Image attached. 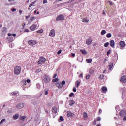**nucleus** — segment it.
Listing matches in <instances>:
<instances>
[{
	"label": "nucleus",
	"instance_id": "dca6fc26",
	"mask_svg": "<svg viewBox=\"0 0 126 126\" xmlns=\"http://www.w3.org/2000/svg\"><path fill=\"white\" fill-rule=\"evenodd\" d=\"M92 43V39H88L86 41L87 45H91Z\"/></svg>",
	"mask_w": 126,
	"mask_h": 126
},
{
	"label": "nucleus",
	"instance_id": "0eeeda50",
	"mask_svg": "<svg viewBox=\"0 0 126 126\" xmlns=\"http://www.w3.org/2000/svg\"><path fill=\"white\" fill-rule=\"evenodd\" d=\"M119 45L120 46V49H121V50H123V48L125 47V46L126 45V44L125 43V42L122 41L120 42Z\"/></svg>",
	"mask_w": 126,
	"mask_h": 126
},
{
	"label": "nucleus",
	"instance_id": "7ed1b4c3",
	"mask_svg": "<svg viewBox=\"0 0 126 126\" xmlns=\"http://www.w3.org/2000/svg\"><path fill=\"white\" fill-rule=\"evenodd\" d=\"M46 62V58L43 57H41L40 60L38 61V64H42V63H44Z\"/></svg>",
	"mask_w": 126,
	"mask_h": 126
},
{
	"label": "nucleus",
	"instance_id": "72a5a7b5",
	"mask_svg": "<svg viewBox=\"0 0 126 126\" xmlns=\"http://www.w3.org/2000/svg\"><path fill=\"white\" fill-rule=\"evenodd\" d=\"M25 118H26V117H25V116H21L20 117V120H21L22 121H24V120L25 119Z\"/></svg>",
	"mask_w": 126,
	"mask_h": 126
},
{
	"label": "nucleus",
	"instance_id": "052dcab7",
	"mask_svg": "<svg viewBox=\"0 0 126 126\" xmlns=\"http://www.w3.org/2000/svg\"><path fill=\"white\" fill-rule=\"evenodd\" d=\"M97 121H101V118H100V117H97Z\"/></svg>",
	"mask_w": 126,
	"mask_h": 126
},
{
	"label": "nucleus",
	"instance_id": "58836bf2",
	"mask_svg": "<svg viewBox=\"0 0 126 126\" xmlns=\"http://www.w3.org/2000/svg\"><path fill=\"white\" fill-rule=\"evenodd\" d=\"M52 81H53V82H58V81H59V79H58V78L54 79L52 80Z\"/></svg>",
	"mask_w": 126,
	"mask_h": 126
},
{
	"label": "nucleus",
	"instance_id": "bf43d9fd",
	"mask_svg": "<svg viewBox=\"0 0 126 126\" xmlns=\"http://www.w3.org/2000/svg\"><path fill=\"white\" fill-rule=\"evenodd\" d=\"M30 18V15L26 16V19H28V18Z\"/></svg>",
	"mask_w": 126,
	"mask_h": 126
},
{
	"label": "nucleus",
	"instance_id": "4c0bfd02",
	"mask_svg": "<svg viewBox=\"0 0 126 126\" xmlns=\"http://www.w3.org/2000/svg\"><path fill=\"white\" fill-rule=\"evenodd\" d=\"M61 85L63 87V85H65V81H63L61 83Z\"/></svg>",
	"mask_w": 126,
	"mask_h": 126
},
{
	"label": "nucleus",
	"instance_id": "c756f323",
	"mask_svg": "<svg viewBox=\"0 0 126 126\" xmlns=\"http://www.w3.org/2000/svg\"><path fill=\"white\" fill-rule=\"evenodd\" d=\"M104 77H105V75H104V74H101V75H100V76L99 77V78L100 79L102 80V79H104Z\"/></svg>",
	"mask_w": 126,
	"mask_h": 126
},
{
	"label": "nucleus",
	"instance_id": "f03ea898",
	"mask_svg": "<svg viewBox=\"0 0 126 126\" xmlns=\"http://www.w3.org/2000/svg\"><path fill=\"white\" fill-rule=\"evenodd\" d=\"M21 72V67L19 66H16L14 69V73L15 75H19Z\"/></svg>",
	"mask_w": 126,
	"mask_h": 126
},
{
	"label": "nucleus",
	"instance_id": "9d476101",
	"mask_svg": "<svg viewBox=\"0 0 126 126\" xmlns=\"http://www.w3.org/2000/svg\"><path fill=\"white\" fill-rule=\"evenodd\" d=\"M56 86L58 87L59 89H61V88H63V85L60 82H57L56 83Z\"/></svg>",
	"mask_w": 126,
	"mask_h": 126
},
{
	"label": "nucleus",
	"instance_id": "b1692460",
	"mask_svg": "<svg viewBox=\"0 0 126 126\" xmlns=\"http://www.w3.org/2000/svg\"><path fill=\"white\" fill-rule=\"evenodd\" d=\"M86 61L87 62V63H91L92 62V59H87L86 60Z\"/></svg>",
	"mask_w": 126,
	"mask_h": 126
},
{
	"label": "nucleus",
	"instance_id": "f3484780",
	"mask_svg": "<svg viewBox=\"0 0 126 126\" xmlns=\"http://www.w3.org/2000/svg\"><path fill=\"white\" fill-rule=\"evenodd\" d=\"M19 118V114H16L13 115V120H17Z\"/></svg>",
	"mask_w": 126,
	"mask_h": 126
},
{
	"label": "nucleus",
	"instance_id": "a878e982",
	"mask_svg": "<svg viewBox=\"0 0 126 126\" xmlns=\"http://www.w3.org/2000/svg\"><path fill=\"white\" fill-rule=\"evenodd\" d=\"M8 37H11V36H13V37H16V34L15 33H14V34L8 33Z\"/></svg>",
	"mask_w": 126,
	"mask_h": 126
},
{
	"label": "nucleus",
	"instance_id": "bb28decb",
	"mask_svg": "<svg viewBox=\"0 0 126 126\" xmlns=\"http://www.w3.org/2000/svg\"><path fill=\"white\" fill-rule=\"evenodd\" d=\"M2 32H6L7 31V28L6 27H3L2 28Z\"/></svg>",
	"mask_w": 126,
	"mask_h": 126
},
{
	"label": "nucleus",
	"instance_id": "69168bd1",
	"mask_svg": "<svg viewBox=\"0 0 126 126\" xmlns=\"http://www.w3.org/2000/svg\"><path fill=\"white\" fill-rule=\"evenodd\" d=\"M45 95H48V91L45 92Z\"/></svg>",
	"mask_w": 126,
	"mask_h": 126
},
{
	"label": "nucleus",
	"instance_id": "680f3d73",
	"mask_svg": "<svg viewBox=\"0 0 126 126\" xmlns=\"http://www.w3.org/2000/svg\"><path fill=\"white\" fill-rule=\"evenodd\" d=\"M27 83H30V79H27Z\"/></svg>",
	"mask_w": 126,
	"mask_h": 126
},
{
	"label": "nucleus",
	"instance_id": "338daca9",
	"mask_svg": "<svg viewBox=\"0 0 126 126\" xmlns=\"http://www.w3.org/2000/svg\"><path fill=\"white\" fill-rule=\"evenodd\" d=\"M99 114H102V110L99 109Z\"/></svg>",
	"mask_w": 126,
	"mask_h": 126
},
{
	"label": "nucleus",
	"instance_id": "c03bdc74",
	"mask_svg": "<svg viewBox=\"0 0 126 126\" xmlns=\"http://www.w3.org/2000/svg\"><path fill=\"white\" fill-rule=\"evenodd\" d=\"M111 52H112V51L111 50H108L107 53V55L109 56V55H110V54H111Z\"/></svg>",
	"mask_w": 126,
	"mask_h": 126
},
{
	"label": "nucleus",
	"instance_id": "5701e85b",
	"mask_svg": "<svg viewBox=\"0 0 126 126\" xmlns=\"http://www.w3.org/2000/svg\"><path fill=\"white\" fill-rule=\"evenodd\" d=\"M67 115L68 117H72V115H73V113H72L70 111H67Z\"/></svg>",
	"mask_w": 126,
	"mask_h": 126
},
{
	"label": "nucleus",
	"instance_id": "6ab92c4d",
	"mask_svg": "<svg viewBox=\"0 0 126 126\" xmlns=\"http://www.w3.org/2000/svg\"><path fill=\"white\" fill-rule=\"evenodd\" d=\"M69 105L72 106V105H74L75 104V101L73 100H71L69 101Z\"/></svg>",
	"mask_w": 126,
	"mask_h": 126
},
{
	"label": "nucleus",
	"instance_id": "f704fd0d",
	"mask_svg": "<svg viewBox=\"0 0 126 126\" xmlns=\"http://www.w3.org/2000/svg\"><path fill=\"white\" fill-rule=\"evenodd\" d=\"M83 115L84 118H87V113H86V112H84Z\"/></svg>",
	"mask_w": 126,
	"mask_h": 126
},
{
	"label": "nucleus",
	"instance_id": "6e6552de",
	"mask_svg": "<svg viewBox=\"0 0 126 126\" xmlns=\"http://www.w3.org/2000/svg\"><path fill=\"white\" fill-rule=\"evenodd\" d=\"M120 81L123 83H126V76H123L120 79Z\"/></svg>",
	"mask_w": 126,
	"mask_h": 126
},
{
	"label": "nucleus",
	"instance_id": "e2e57ef3",
	"mask_svg": "<svg viewBox=\"0 0 126 126\" xmlns=\"http://www.w3.org/2000/svg\"><path fill=\"white\" fill-rule=\"evenodd\" d=\"M96 124H97V123L96 122V120H94V121L93 122V124L94 125H96Z\"/></svg>",
	"mask_w": 126,
	"mask_h": 126
},
{
	"label": "nucleus",
	"instance_id": "de8ad7c7",
	"mask_svg": "<svg viewBox=\"0 0 126 126\" xmlns=\"http://www.w3.org/2000/svg\"><path fill=\"white\" fill-rule=\"evenodd\" d=\"M73 1H74V0H69L68 2H66V3H70L71 2H72Z\"/></svg>",
	"mask_w": 126,
	"mask_h": 126
},
{
	"label": "nucleus",
	"instance_id": "20e7f679",
	"mask_svg": "<svg viewBox=\"0 0 126 126\" xmlns=\"http://www.w3.org/2000/svg\"><path fill=\"white\" fill-rule=\"evenodd\" d=\"M56 21H59L61 20H64V16L63 15H59L57 17L56 19Z\"/></svg>",
	"mask_w": 126,
	"mask_h": 126
},
{
	"label": "nucleus",
	"instance_id": "4d7b16f0",
	"mask_svg": "<svg viewBox=\"0 0 126 126\" xmlns=\"http://www.w3.org/2000/svg\"><path fill=\"white\" fill-rule=\"evenodd\" d=\"M42 70H41V69H38L36 70V72H40V71H41Z\"/></svg>",
	"mask_w": 126,
	"mask_h": 126
},
{
	"label": "nucleus",
	"instance_id": "4468645a",
	"mask_svg": "<svg viewBox=\"0 0 126 126\" xmlns=\"http://www.w3.org/2000/svg\"><path fill=\"white\" fill-rule=\"evenodd\" d=\"M110 46L112 48H114L115 47V41L114 40H110Z\"/></svg>",
	"mask_w": 126,
	"mask_h": 126
},
{
	"label": "nucleus",
	"instance_id": "e433bc0d",
	"mask_svg": "<svg viewBox=\"0 0 126 126\" xmlns=\"http://www.w3.org/2000/svg\"><path fill=\"white\" fill-rule=\"evenodd\" d=\"M106 37L107 38H111V37H112V34L111 33H108L106 35Z\"/></svg>",
	"mask_w": 126,
	"mask_h": 126
},
{
	"label": "nucleus",
	"instance_id": "5fc2aeb1",
	"mask_svg": "<svg viewBox=\"0 0 126 126\" xmlns=\"http://www.w3.org/2000/svg\"><path fill=\"white\" fill-rule=\"evenodd\" d=\"M36 13L37 14H39V11H37V10H35V11H34V14H36Z\"/></svg>",
	"mask_w": 126,
	"mask_h": 126
},
{
	"label": "nucleus",
	"instance_id": "4be33fe9",
	"mask_svg": "<svg viewBox=\"0 0 126 126\" xmlns=\"http://www.w3.org/2000/svg\"><path fill=\"white\" fill-rule=\"evenodd\" d=\"M113 65H114V63H109V64L108 65L109 70H111V69H112V68L113 67Z\"/></svg>",
	"mask_w": 126,
	"mask_h": 126
},
{
	"label": "nucleus",
	"instance_id": "393cba45",
	"mask_svg": "<svg viewBox=\"0 0 126 126\" xmlns=\"http://www.w3.org/2000/svg\"><path fill=\"white\" fill-rule=\"evenodd\" d=\"M76 84L77 88H78V86H79V85L80 84V80L76 81Z\"/></svg>",
	"mask_w": 126,
	"mask_h": 126
},
{
	"label": "nucleus",
	"instance_id": "a211bd4d",
	"mask_svg": "<svg viewBox=\"0 0 126 126\" xmlns=\"http://www.w3.org/2000/svg\"><path fill=\"white\" fill-rule=\"evenodd\" d=\"M82 22H85V23H87L89 21V19L87 18H84L82 20Z\"/></svg>",
	"mask_w": 126,
	"mask_h": 126
},
{
	"label": "nucleus",
	"instance_id": "a19ab883",
	"mask_svg": "<svg viewBox=\"0 0 126 126\" xmlns=\"http://www.w3.org/2000/svg\"><path fill=\"white\" fill-rule=\"evenodd\" d=\"M73 96H74V93H71L69 95V96L70 97H72Z\"/></svg>",
	"mask_w": 126,
	"mask_h": 126
},
{
	"label": "nucleus",
	"instance_id": "c85d7f7f",
	"mask_svg": "<svg viewBox=\"0 0 126 126\" xmlns=\"http://www.w3.org/2000/svg\"><path fill=\"white\" fill-rule=\"evenodd\" d=\"M17 92H12L11 93V94L12 96H16V95H17Z\"/></svg>",
	"mask_w": 126,
	"mask_h": 126
},
{
	"label": "nucleus",
	"instance_id": "1a4fd4ad",
	"mask_svg": "<svg viewBox=\"0 0 126 126\" xmlns=\"http://www.w3.org/2000/svg\"><path fill=\"white\" fill-rule=\"evenodd\" d=\"M37 28V26L35 24H33L31 27H30V30L34 31Z\"/></svg>",
	"mask_w": 126,
	"mask_h": 126
},
{
	"label": "nucleus",
	"instance_id": "ea45409f",
	"mask_svg": "<svg viewBox=\"0 0 126 126\" xmlns=\"http://www.w3.org/2000/svg\"><path fill=\"white\" fill-rule=\"evenodd\" d=\"M109 42H107L106 43L104 44V47L105 48H108V47L109 46Z\"/></svg>",
	"mask_w": 126,
	"mask_h": 126
},
{
	"label": "nucleus",
	"instance_id": "a18cd8bd",
	"mask_svg": "<svg viewBox=\"0 0 126 126\" xmlns=\"http://www.w3.org/2000/svg\"><path fill=\"white\" fill-rule=\"evenodd\" d=\"M60 120L61 122H63V121H64V119H63V116H60Z\"/></svg>",
	"mask_w": 126,
	"mask_h": 126
},
{
	"label": "nucleus",
	"instance_id": "13d9d810",
	"mask_svg": "<svg viewBox=\"0 0 126 126\" xmlns=\"http://www.w3.org/2000/svg\"><path fill=\"white\" fill-rule=\"evenodd\" d=\"M71 55H72V57H75V53H72Z\"/></svg>",
	"mask_w": 126,
	"mask_h": 126
},
{
	"label": "nucleus",
	"instance_id": "603ef678",
	"mask_svg": "<svg viewBox=\"0 0 126 126\" xmlns=\"http://www.w3.org/2000/svg\"><path fill=\"white\" fill-rule=\"evenodd\" d=\"M73 92H76V88L74 87L73 88Z\"/></svg>",
	"mask_w": 126,
	"mask_h": 126
},
{
	"label": "nucleus",
	"instance_id": "0e129e2a",
	"mask_svg": "<svg viewBox=\"0 0 126 126\" xmlns=\"http://www.w3.org/2000/svg\"><path fill=\"white\" fill-rule=\"evenodd\" d=\"M79 77H83V74H80L79 75Z\"/></svg>",
	"mask_w": 126,
	"mask_h": 126
},
{
	"label": "nucleus",
	"instance_id": "2eb2a0df",
	"mask_svg": "<svg viewBox=\"0 0 126 126\" xmlns=\"http://www.w3.org/2000/svg\"><path fill=\"white\" fill-rule=\"evenodd\" d=\"M101 90H102V92H103V93H106L107 91L108 90V89H107V87L103 86L102 87Z\"/></svg>",
	"mask_w": 126,
	"mask_h": 126
},
{
	"label": "nucleus",
	"instance_id": "473e14b6",
	"mask_svg": "<svg viewBox=\"0 0 126 126\" xmlns=\"http://www.w3.org/2000/svg\"><path fill=\"white\" fill-rule=\"evenodd\" d=\"M8 40L9 42H12V41H13V37H11L8 38Z\"/></svg>",
	"mask_w": 126,
	"mask_h": 126
},
{
	"label": "nucleus",
	"instance_id": "f257e3e1",
	"mask_svg": "<svg viewBox=\"0 0 126 126\" xmlns=\"http://www.w3.org/2000/svg\"><path fill=\"white\" fill-rule=\"evenodd\" d=\"M51 81V77L48 75L45 74L43 76L42 79L43 83H49Z\"/></svg>",
	"mask_w": 126,
	"mask_h": 126
},
{
	"label": "nucleus",
	"instance_id": "864d4df0",
	"mask_svg": "<svg viewBox=\"0 0 126 126\" xmlns=\"http://www.w3.org/2000/svg\"><path fill=\"white\" fill-rule=\"evenodd\" d=\"M61 53H62V50H59V51L57 52L58 55H60V54H61Z\"/></svg>",
	"mask_w": 126,
	"mask_h": 126
},
{
	"label": "nucleus",
	"instance_id": "ddd939ff",
	"mask_svg": "<svg viewBox=\"0 0 126 126\" xmlns=\"http://www.w3.org/2000/svg\"><path fill=\"white\" fill-rule=\"evenodd\" d=\"M120 115L121 117H124V116H126V112L124 110H122L120 112Z\"/></svg>",
	"mask_w": 126,
	"mask_h": 126
},
{
	"label": "nucleus",
	"instance_id": "2f4dec72",
	"mask_svg": "<svg viewBox=\"0 0 126 126\" xmlns=\"http://www.w3.org/2000/svg\"><path fill=\"white\" fill-rule=\"evenodd\" d=\"M106 31L105 30H103L101 31V35H105V34H106Z\"/></svg>",
	"mask_w": 126,
	"mask_h": 126
},
{
	"label": "nucleus",
	"instance_id": "39448f33",
	"mask_svg": "<svg viewBox=\"0 0 126 126\" xmlns=\"http://www.w3.org/2000/svg\"><path fill=\"white\" fill-rule=\"evenodd\" d=\"M28 43L31 46H34V45H36V44H37V41L35 40H29Z\"/></svg>",
	"mask_w": 126,
	"mask_h": 126
},
{
	"label": "nucleus",
	"instance_id": "aec40b11",
	"mask_svg": "<svg viewBox=\"0 0 126 126\" xmlns=\"http://www.w3.org/2000/svg\"><path fill=\"white\" fill-rule=\"evenodd\" d=\"M36 1H35L32 2L31 4H30L29 7L28 8V10H30V7H32V6H33V5L36 3Z\"/></svg>",
	"mask_w": 126,
	"mask_h": 126
},
{
	"label": "nucleus",
	"instance_id": "7c9ffc66",
	"mask_svg": "<svg viewBox=\"0 0 126 126\" xmlns=\"http://www.w3.org/2000/svg\"><path fill=\"white\" fill-rule=\"evenodd\" d=\"M89 73H90L91 74H93V73H94V70L92 69H90L89 71Z\"/></svg>",
	"mask_w": 126,
	"mask_h": 126
},
{
	"label": "nucleus",
	"instance_id": "37998d69",
	"mask_svg": "<svg viewBox=\"0 0 126 126\" xmlns=\"http://www.w3.org/2000/svg\"><path fill=\"white\" fill-rule=\"evenodd\" d=\"M35 19H36L35 17H32L30 19V20L31 21H33V20H35Z\"/></svg>",
	"mask_w": 126,
	"mask_h": 126
},
{
	"label": "nucleus",
	"instance_id": "8fccbe9b",
	"mask_svg": "<svg viewBox=\"0 0 126 126\" xmlns=\"http://www.w3.org/2000/svg\"><path fill=\"white\" fill-rule=\"evenodd\" d=\"M24 32H29V30L27 29H25L24 31Z\"/></svg>",
	"mask_w": 126,
	"mask_h": 126
},
{
	"label": "nucleus",
	"instance_id": "774afa93",
	"mask_svg": "<svg viewBox=\"0 0 126 126\" xmlns=\"http://www.w3.org/2000/svg\"><path fill=\"white\" fill-rule=\"evenodd\" d=\"M123 120L124 121H126V116L124 117Z\"/></svg>",
	"mask_w": 126,
	"mask_h": 126
},
{
	"label": "nucleus",
	"instance_id": "49530a36",
	"mask_svg": "<svg viewBox=\"0 0 126 126\" xmlns=\"http://www.w3.org/2000/svg\"><path fill=\"white\" fill-rule=\"evenodd\" d=\"M107 2H108V3H109V4L110 5H113V2H112L111 1H108Z\"/></svg>",
	"mask_w": 126,
	"mask_h": 126
},
{
	"label": "nucleus",
	"instance_id": "cd10ccee",
	"mask_svg": "<svg viewBox=\"0 0 126 126\" xmlns=\"http://www.w3.org/2000/svg\"><path fill=\"white\" fill-rule=\"evenodd\" d=\"M37 33L42 34L43 33V29H40L36 31Z\"/></svg>",
	"mask_w": 126,
	"mask_h": 126
},
{
	"label": "nucleus",
	"instance_id": "f8f14e48",
	"mask_svg": "<svg viewBox=\"0 0 126 126\" xmlns=\"http://www.w3.org/2000/svg\"><path fill=\"white\" fill-rule=\"evenodd\" d=\"M52 113H54V114H57L58 113V108L57 107H52Z\"/></svg>",
	"mask_w": 126,
	"mask_h": 126
},
{
	"label": "nucleus",
	"instance_id": "3c124183",
	"mask_svg": "<svg viewBox=\"0 0 126 126\" xmlns=\"http://www.w3.org/2000/svg\"><path fill=\"white\" fill-rule=\"evenodd\" d=\"M46 3H48V1L45 0L43 1V4H46Z\"/></svg>",
	"mask_w": 126,
	"mask_h": 126
},
{
	"label": "nucleus",
	"instance_id": "9b49d317",
	"mask_svg": "<svg viewBox=\"0 0 126 126\" xmlns=\"http://www.w3.org/2000/svg\"><path fill=\"white\" fill-rule=\"evenodd\" d=\"M49 36L51 37H55V30L52 29L50 31Z\"/></svg>",
	"mask_w": 126,
	"mask_h": 126
},
{
	"label": "nucleus",
	"instance_id": "6e6d98bb",
	"mask_svg": "<svg viewBox=\"0 0 126 126\" xmlns=\"http://www.w3.org/2000/svg\"><path fill=\"white\" fill-rule=\"evenodd\" d=\"M57 77V73H55L53 76V78H56Z\"/></svg>",
	"mask_w": 126,
	"mask_h": 126
},
{
	"label": "nucleus",
	"instance_id": "c9c22d12",
	"mask_svg": "<svg viewBox=\"0 0 126 126\" xmlns=\"http://www.w3.org/2000/svg\"><path fill=\"white\" fill-rule=\"evenodd\" d=\"M90 76H91V75H90V74L87 75L86 76V79H89L90 78Z\"/></svg>",
	"mask_w": 126,
	"mask_h": 126
},
{
	"label": "nucleus",
	"instance_id": "412c9836",
	"mask_svg": "<svg viewBox=\"0 0 126 126\" xmlns=\"http://www.w3.org/2000/svg\"><path fill=\"white\" fill-rule=\"evenodd\" d=\"M80 52H82V54L83 55H86V54H87V52H86V50H85V49H81Z\"/></svg>",
	"mask_w": 126,
	"mask_h": 126
},
{
	"label": "nucleus",
	"instance_id": "09e8293b",
	"mask_svg": "<svg viewBox=\"0 0 126 126\" xmlns=\"http://www.w3.org/2000/svg\"><path fill=\"white\" fill-rule=\"evenodd\" d=\"M4 122H5V119H2V120L0 121V124H1L2 123H4Z\"/></svg>",
	"mask_w": 126,
	"mask_h": 126
},
{
	"label": "nucleus",
	"instance_id": "423d86ee",
	"mask_svg": "<svg viewBox=\"0 0 126 126\" xmlns=\"http://www.w3.org/2000/svg\"><path fill=\"white\" fill-rule=\"evenodd\" d=\"M23 107H24V104H23V103H20L16 106L17 109H22Z\"/></svg>",
	"mask_w": 126,
	"mask_h": 126
},
{
	"label": "nucleus",
	"instance_id": "79ce46f5",
	"mask_svg": "<svg viewBox=\"0 0 126 126\" xmlns=\"http://www.w3.org/2000/svg\"><path fill=\"white\" fill-rule=\"evenodd\" d=\"M22 82L23 85H26V80H23V81H22Z\"/></svg>",
	"mask_w": 126,
	"mask_h": 126
}]
</instances>
